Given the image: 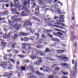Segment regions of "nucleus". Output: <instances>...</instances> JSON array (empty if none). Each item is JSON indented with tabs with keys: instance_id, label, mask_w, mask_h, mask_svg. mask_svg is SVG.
<instances>
[{
	"instance_id": "nucleus-1",
	"label": "nucleus",
	"mask_w": 78,
	"mask_h": 78,
	"mask_svg": "<svg viewBox=\"0 0 78 78\" xmlns=\"http://www.w3.org/2000/svg\"><path fill=\"white\" fill-rule=\"evenodd\" d=\"M9 25L10 26V29L11 30H12V29L13 28H15V30H16L15 31H14V32H16L18 30V29L19 28L20 29L22 28V25L21 24L18 25V24L16 23L15 25H13L12 24V22L10 21L9 20Z\"/></svg>"
},
{
	"instance_id": "nucleus-2",
	"label": "nucleus",
	"mask_w": 78,
	"mask_h": 78,
	"mask_svg": "<svg viewBox=\"0 0 78 78\" xmlns=\"http://www.w3.org/2000/svg\"><path fill=\"white\" fill-rule=\"evenodd\" d=\"M64 16L60 15L59 16V19H60L59 20H57L55 23V24H59V26H60L61 27H65L66 25L65 24L61 23V22H64Z\"/></svg>"
},
{
	"instance_id": "nucleus-3",
	"label": "nucleus",
	"mask_w": 78,
	"mask_h": 78,
	"mask_svg": "<svg viewBox=\"0 0 78 78\" xmlns=\"http://www.w3.org/2000/svg\"><path fill=\"white\" fill-rule=\"evenodd\" d=\"M75 66L74 67V71H73V74L71 73V75L75 77L76 75V69H77V60H76L75 62Z\"/></svg>"
},
{
	"instance_id": "nucleus-4",
	"label": "nucleus",
	"mask_w": 78,
	"mask_h": 78,
	"mask_svg": "<svg viewBox=\"0 0 78 78\" xmlns=\"http://www.w3.org/2000/svg\"><path fill=\"white\" fill-rule=\"evenodd\" d=\"M18 8H20V9L21 10H23V9H24V11L26 13H27V14H29L30 13V11L28 9L26 8V7H24L23 5H20V6H18Z\"/></svg>"
},
{
	"instance_id": "nucleus-5",
	"label": "nucleus",
	"mask_w": 78,
	"mask_h": 78,
	"mask_svg": "<svg viewBox=\"0 0 78 78\" xmlns=\"http://www.w3.org/2000/svg\"><path fill=\"white\" fill-rule=\"evenodd\" d=\"M38 61H37L36 62H34L33 64L34 65H37V66H39V65H41V63L42 62V58H38Z\"/></svg>"
},
{
	"instance_id": "nucleus-6",
	"label": "nucleus",
	"mask_w": 78,
	"mask_h": 78,
	"mask_svg": "<svg viewBox=\"0 0 78 78\" xmlns=\"http://www.w3.org/2000/svg\"><path fill=\"white\" fill-rule=\"evenodd\" d=\"M28 25H29L30 27L32 26V24L30 21H27L25 22V24L23 25V27L24 28H27Z\"/></svg>"
},
{
	"instance_id": "nucleus-7",
	"label": "nucleus",
	"mask_w": 78,
	"mask_h": 78,
	"mask_svg": "<svg viewBox=\"0 0 78 78\" xmlns=\"http://www.w3.org/2000/svg\"><path fill=\"white\" fill-rule=\"evenodd\" d=\"M19 0H13L14 3L13 4V6L14 7H17V8H19V4L17 3V2L18 3L19 2Z\"/></svg>"
},
{
	"instance_id": "nucleus-8",
	"label": "nucleus",
	"mask_w": 78,
	"mask_h": 78,
	"mask_svg": "<svg viewBox=\"0 0 78 78\" xmlns=\"http://www.w3.org/2000/svg\"><path fill=\"white\" fill-rule=\"evenodd\" d=\"M28 68L30 69V70H31L32 72H35V71H34V68L33 66H32L31 65H29L28 66Z\"/></svg>"
},
{
	"instance_id": "nucleus-9",
	"label": "nucleus",
	"mask_w": 78,
	"mask_h": 78,
	"mask_svg": "<svg viewBox=\"0 0 78 78\" xmlns=\"http://www.w3.org/2000/svg\"><path fill=\"white\" fill-rule=\"evenodd\" d=\"M16 17V16H14L13 17V19L15 20V22H20V21L22 20H21V18H18L16 19H15V18Z\"/></svg>"
},
{
	"instance_id": "nucleus-10",
	"label": "nucleus",
	"mask_w": 78,
	"mask_h": 78,
	"mask_svg": "<svg viewBox=\"0 0 78 78\" xmlns=\"http://www.w3.org/2000/svg\"><path fill=\"white\" fill-rule=\"evenodd\" d=\"M56 25H52V26L53 27H56V28H61V29H65V28L62 27H63V26H59V24H55Z\"/></svg>"
},
{
	"instance_id": "nucleus-11",
	"label": "nucleus",
	"mask_w": 78,
	"mask_h": 78,
	"mask_svg": "<svg viewBox=\"0 0 78 78\" xmlns=\"http://www.w3.org/2000/svg\"><path fill=\"white\" fill-rule=\"evenodd\" d=\"M27 14H27V13L25 12V10H23V11L21 13V15L22 17L27 16Z\"/></svg>"
},
{
	"instance_id": "nucleus-12",
	"label": "nucleus",
	"mask_w": 78,
	"mask_h": 78,
	"mask_svg": "<svg viewBox=\"0 0 78 78\" xmlns=\"http://www.w3.org/2000/svg\"><path fill=\"white\" fill-rule=\"evenodd\" d=\"M55 12L56 13L59 14H61V12L59 9H56Z\"/></svg>"
},
{
	"instance_id": "nucleus-13",
	"label": "nucleus",
	"mask_w": 78,
	"mask_h": 78,
	"mask_svg": "<svg viewBox=\"0 0 78 78\" xmlns=\"http://www.w3.org/2000/svg\"><path fill=\"white\" fill-rule=\"evenodd\" d=\"M6 43L5 41H2V49H4L5 47V46L6 45Z\"/></svg>"
},
{
	"instance_id": "nucleus-14",
	"label": "nucleus",
	"mask_w": 78,
	"mask_h": 78,
	"mask_svg": "<svg viewBox=\"0 0 78 78\" xmlns=\"http://www.w3.org/2000/svg\"><path fill=\"white\" fill-rule=\"evenodd\" d=\"M29 3H30V2H28L27 1H25L23 3V5L24 6H27V5L28 4V9L30 8V4H28Z\"/></svg>"
},
{
	"instance_id": "nucleus-15",
	"label": "nucleus",
	"mask_w": 78,
	"mask_h": 78,
	"mask_svg": "<svg viewBox=\"0 0 78 78\" xmlns=\"http://www.w3.org/2000/svg\"><path fill=\"white\" fill-rule=\"evenodd\" d=\"M61 58H63V59H62V60H63V61H68V59L69 58L68 57H66L62 56Z\"/></svg>"
},
{
	"instance_id": "nucleus-16",
	"label": "nucleus",
	"mask_w": 78,
	"mask_h": 78,
	"mask_svg": "<svg viewBox=\"0 0 78 78\" xmlns=\"http://www.w3.org/2000/svg\"><path fill=\"white\" fill-rule=\"evenodd\" d=\"M3 37L4 39H8V38H9V37H10V35L8 34V35L4 36H3Z\"/></svg>"
},
{
	"instance_id": "nucleus-17",
	"label": "nucleus",
	"mask_w": 78,
	"mask_h": 78,
	"mask_svg": "<svg viewBox=\"0 0 78 78\" xmlns=\"http://www.w3.org/2000/svg\"><path fill=\"white\" fill-rule=\"evenodd\" d=\"M11 11L13 12V14H16V9L13 8L11 9Z\"/></svg>"
},
{
	"instance_id": "nucleus-18",
	"label": "nucleus",
	"mask_w": 78,
	"mask_h": 78,
	"mask_svg": "<svg viewBox=\"0 0 78 78\" xmlns=\"http://www.w3.org/2000/svg\"><path fill=\"white\" fill-rule=\"evenodd\" d=\"M45 53H49L50 52V49L48 48H46L45 51Z\"/></svg>"
},
{
	"instance_id": "nucleus-19",
	"label": "nucleus",
	"mask_w": 78,
	"mask_h": 78,
	"mask_svg": "<svg viewBox=\"0 0 78 78\" xmlns=\"http://www.w3.org/2000/svg\"><path fill=\"white\" fill-rule=\"evenodd\" d=\"M58 5L57 3L54 4L52 6V7L54 8H58Z\"/></svg>"
},
{
	"instance_id": "nucleus-20",
	"label": "nucleus",
	"mask_w": 78,
	"mask_h": 78,
	"mask_svg": "<svg viewBox=\"0 0 78 78\" xmlns=\"http://www.w3.org/2000/svg\"><path fill=\"white\" fill-rule=\"evenodd\" d=\"M12 73H11L10 74H5L4 76L5 77H7V76H12Z\"/></svg>"
},
{
	"instance_id": "nucleus-21",
	"label": "nucleus",
	"mask_w": 78,
	"mask_h": 78,
	"mask_svg": "<svg viewBox=\"0 0 78 78\" xmlns=\"http://www.w3.org/2000/svg\"><path fill=\"white\" fill-rule=\"evenodd\" d=\"M34 72L36 73V74L38 76H41V75H42V73L39 72V71H37V72H36V71H35V72Z\"/></svg>"
},
{
	"instance_id": "nucleus-22",
	"label": "nucleus",
	"mask_w": 78,
	"mask_h": 78,
	"mask_svg": "<svg viewBox=\"0 0 78 78\" xmlns=\"http://www.w3.org/2000/svg\"><path fill=\"white\" fill-rule=\"evenodd\" d=\"M31 57L32 59H35L37 58V57L36 56L34 55H32Z\"/></svg>"
},
{
	"instance_id": "nucleus-23",
	"label": "nucleus",
	"mask_w": 78,
	"mask_h": 78,
	"mask_svg": "<svg viewBox=\"0 0 78 78\" xmlns=\"http://www.w3.org/2000/svg\"><path fill=\"white\" fill-rule=\"evenodd\" d=\"M2 14L3 16H5L8 14V12L6 11H4L2 13Z\"/></svg>"
},
{
	"instance_id": "nucleus-24",
	"label": "nucleus",
	"mask_w": 78,
	"mask_h": 78,
	"mask_svg": "<svg viewBox=\"0 0 78 78\" xmlns=\"http://www.w3.org/2000/svg\"><path fill=\"white\" fill-rule=\"evenodd\" d=\"M64 51V50H57V52L58 53H62V52Z\"/></svg>"
},
{
	"instance_id": "nucleus-25",
	"label": "nucleus",
	"mask_w": 78,
	"mask_h": 78,
	"mask_svg": "<svg viewBox=\"0 0 78 78\" xmlns=\"http://www.w3.org/2000/svg\"><path fill=\"white\" fill-rule=\"evenodd\" d=\"M31 45L30 44H22V45L24 47H27L28 46H29V45Z\"/></svg>"
},
{
	"instance_id": "nucleus-26",
	"label": "nucleus",
	"mask_w": 78,
	"mask_h": 78,
	"mask_svg": "<svg viewBox=\"0 0 78 78\" xmlns=\"http://www.w3.org/2000/svg\"><path fill=\"white\" fill-rule=\"evenodd\" d=\"M62 33L58 32H57V36H58V37H60V36H61V35H62Z\"/></svg>"
},
{
	"instance_id": "nucleus-27",
	"label": "nucleus",
	"mask_w": 78,
	"mask_h": 78,
	"mask_svg": "<svg viewBox=\"0 0 78 78\" xmlns=\"http://www.w3.org/2000/svg\"><path fill=\"white\" fill-rule=\"evenodd\" d=\"M38 1H39V3L41 5H44V3L42 2V0H38Z\"/></svg>"
},
{
	"instance_id": "nucleus-28",
	"label": "nucleus",
	"mask_w": 78,
	"mask_h": 78,
	"mask_svg": "<svg viewBox=\"0 0 78 78\" xmlns=\"http://www.w3.org/2000/svg\"><path fill=\"white\" fill-rule=\"evenodd\" d=\"M15 45H16V43H13V44L12 45L11 47L12 48H15Z\"/></svg>"
},
{
	"instance_id": "nucleus-29",
	"label": "nucleus",
	"mask_w": 78,
	"mask_h": 78,
	"mask_svg": "<svg viewBox=\"0 0 78 78\" xmlns=\"http://www.w3.org/2000/svg\"><path fill=\"white\" fill-rule=\"evenodd\" d=\"M9 61H10V62H12V63H13V64L15 63V61H16V60H15L13 59H9Z\"/></svg>"
},
{
	"instance_id": "nucleus-30",
	"label": "nucleus",
	"mask_w": 78,
	"mask_h": 78,
	"mask_svg": "<svg viewBox=\"0 0 78 78\" xmlns=\"http://www.w3.org/2000/svg\"><path fill=\"white\" fill-rule=\"evenodd\" d=\"M34 20H36L37 22H39L40 21V20L37 19L36 17H34Z\"/></svg>"
},
{
	"instance_id": "nucleus-31",
	"label": "nucleus",
	"mask_w": 78,
	"mask_h": 78,
	"mask_svg": "<svg viewBox=\"0 0 78 78\" xmlns=\"http://www.w3.org/2000/svg\"><path fill=\"white\" fill-rule=\"evenodd\" d=\"M28 35H30V34H28L23 33V36H28Z\"/></svg>"
},
{
	"instance_id": "nucleus-32",
	"label": "nucleus",
	"mask_w": 78,
	"mask_h": 78,
	"mask_svg": "<svg viewBox=\"0 0 78 78\" xmlns=\"http://www.w3.org/2000/svg\"><path fill=\"white\" fill-rule=\"evenodd\" d=\"M36 47L37 48H42V46L41 44H39L36 46Z\"/></svg>"
},
{
	"instance_id": "nucleus-33",
	"label": "nucleus",
	"mask_w": 78,
	"mask_h": 78,
	"mask_svg": "<svg viewBox=\"0 0 78 78\" xmlns=\"http://www.w3.org/2000/svg\"><path fill=\"white\" fill-rule=\"evenodd\" d=\"M23 40L25 42L28 41V38L27 37H25L24 38Z\"/></svg>"
},
{
	"instance_id": "nucleus-34",
	"label": "nucleus",
	"mask_w": 78,
	"mask_h": 78,
	"mask_svg": "<svg viewBox=\"0 0 78 78\" xmlns=\"http://www.w3.org/2000/svg\"><path fill=\"white\" fill-rule=\"evenodd\" d=\"M45 2H47V0H44ZM52 2L53 3H55V2H57V0H51Z\"/></svg>"
},
{
	"instance_id": "nucleus-35",
	"label": "nucleus",
	"mask_w": 78,
	"mask_h": 78,
	"mask_svg": "<svg viewBox=\"0 0 78 78\" xmlns=\"http://www.w3.org/2000/svg\"><path fill=\"white\" fill-rule=\"evenodd\" d=\"M50 22H51V23H54V24H55L56 23V22H55V20L50 21Z\"/></svg>"
},
{
	"instance_id": "nucleus-36",
	"label": "nucleus",
	"mask_w": 78,
	"mask_h": 78,
	"mask_svg": "<svg viewBox=\"0 0 78 78\" xmlns=\"http://www.w3.org/2000/svg\"><path fill=\"white\" fill-rule=\"evenodd\" d=\"M6 65L5 63L4 65L2 64V67L3 69H5L6 67Z\"/></svg>"
},
{
	"instance_id": "nucleus-37",
	"label": "nucleus",
	"mask_w": 78,
	"mask_h": 78,
	"mask_svg": "<svg viewBox=\"0 0 78 78\" xmlns=\"http://www.w3.org/2000/svg\"><path fill=\"white\" fill-rule=\"evenodd\" d=\"M62 66H66V67H69V66L67 64L62 63Z\"/></svg>"
},
{
	"instance_id": "nucleus-38",
	"label": "nucleus",
	"mask_w": 78,
	"mask_h": 78,
	"mask_svg": "<svg viewBox=\"0 0 78 78\" xmlns=\"http://www.w3.org/2000/svg\"><path fill=\"white\" fill-rule=\"evenodd\" d=\"M22 70L24 71L25 70V67L24 66H22L21 67Z\"/></svg>"
},
{
	"instance_id": "nucleus-39",
	"label": "nucleus",
	"mask_w": 78,
	"mask_h": 78,
	"mask_svg": "<svg viewBox=\"0 0 78 78\" xmlns=\"http://www.w3.org/2000/svg\"><path fill=\"white\" fill-rule=\"evenodd\" d=\"M64 37H65V35L62 34L61 36L59 37H60V38H64Z\"/></svg>"
},
{
	"instance_id": "nucleus-40",
	"label": "nucleus",
	"mask_w": 78,
	"mask_h": 78,
	"mask_svg": "<svg viewBox=\"0 0 78 78\" xmlns=\"http://www.w3.org/2000/svg\"><path fill=\"white\" fill-rule=\"evenodd\" d=\"M62 74L63 75H67V74H69V73L62 72Z\"/></svg>"
},
{
	"instance_id": "nucleus-41",
	"label": "nucleus",
	"mask_w": 78,
	"mask_h": 78,
	"mask_svg": "<svg viewBox=\"0 0 78 78\" xmlns=\"http://www.w3.org/2000/svg\"><path fill=\"white\" fill-rule=\"evenodd\" d=\"M29 39L30 40H34V37L31 36Z\"/></svg>"
},
{
	"instance_id": "nucleus-42",
	"label": "nucleus",
	"mask_w": 78,
	"mask_h": 78,
	"mask_svg": "<svg viewBox=\"0 0 78 78\" xmlns=\"http://www.w3.org/2000/svg\"><path fill=\"white\" fill-rule=\"evenodd\" d=\"M52 18H50L49 17L45 19V20H51Z\"/></svg>"
},
{
	"instance_id": "nucleus-43",
	"label": "nucleus",
	"mask_w": 78,
	"mask_h": 78,
	"mask_svg": "<svg viewBox=\"0 0 78 78\" xmlns=\"http://www.w3.org/2000/svg\"><path fill=\"white\" fill-rule=\"evenodd\" d=\"M35 12H39V8L36 9Z\"/></svg>"
},
{
	"instance_id": "nucleus-44",
	"label": "nucleus",
	"mask_w": 78,
	"mask_h": 78,
	"mask_svg": "<svg viewBox=\"0 0 78 78\" xmlns=\"http://www.w3.org/2000/svg\"><path fill=\"white\" fill-rule=\"evenodd\" d=\"M31 30H32V29H31V27L26 29V30H27V31H31Z\"/></svg>"
},
{
	"instance_id": "nucleus-45",
	"label": "nucleus",
	"mask_w": 78,
	"mask_h": 78,
	"mask_svg": "<svg viewBox=\"0 0 78 78\" xmlns=\"http://www.w3.org/2000/svg\"><path fill=\"white\" fill-rule=\"evenodd\" d=\"M74 26H75V25L74 24V23H73V25L71 26V29H73V28H74Z\"/></svg>"
},
{
	"instance_id": "nucleus-46",
	"label": "nucleus",
	"mask_w": 78,
	"mask_h": 78,
	"mask_svg": "<svg viewBox=\"0 0 78 78\" xmlns=\"http://www.w3.org/2000/svg\"><path fill=\"white\" fill-rule=\"evenodd\" d=\"M12 66L10 65L8 67V69H12Z\"/></svg>"
},
{
	"instance_id": "nucleus-47",
	"label": "nucleus",
	"mask_w": 78,
	"mask_h": 78,
	"mask_svg": "<svg viewBox=\"0 0 78 78\" xmlns=\"http://www.w3.org/2000/svg\"><path fill=\"white\" fill-rule=\"evenodd\" d=\"M39 12H35V14L36 15V16H39Z\"/></svg>"
},
{
	"instance_id": "nucleus-48",
	"label": "nucleus",
	"mask_w": 78,
	"mask_h": 78,
	"mask_svg": "<svg viewBox=\"0 0 78 78\" xmlns=\"http://www.w3.org/2000/svg\"><path fill=\"white\" fill-rule=\"evenodd\" d=\"M41 37L43 39H45V35L44 34L42 35L41 36Z\"/></svg>"
},
{
	"instance_id": "nucleus-49",
	"label": "nucleus",
	"mask_w": 78,
	"mask_h": 78,
	"mask_svg": "<svg viewBox=\"0 0 78 78\" xmlns=\"http://www.w3.org/2000/svg\"><path fill=\"white\" fill-rule=\"evenodd\" d=\"M74 36V32L73 31L71 32V36Z\"/></svg>"
},
{
	"instance_id": "nucleus-50",
	"label": "nucleus",
	"mask_w": 78,
	"mask_h": 78,
	"mask_svg": "<svg viewBox=\"0 0 78 78\" xmlns=\"http://www.w3.org/2000/svg\"><path fill=\"white\" fill-rule=\"evenodd\" d=\"M6 28H4V30L5 31V35L6 34V32H7V31H8V30L6 29Z\"/></svg>"
},
{
	"instance_id": "nucleus-51",
	"label": "nucleus",
	"mask_w": 78,
	"mask_h": 78,
	"mask_svg": "<svg viewBox=\"0 0 78 78\" xmlns=\"http://www.w3.org/2000/svg\"><path fill=\"white\" fill-rule=\"evenodd\" d=\"M23 32H20L19 34V36H23Z\"/></svg>"
},
{
	"instance_id": "nucleus-52",
	"label": "nucleus",
	"mask_w": 78,
	"mask_h": 78,
	"mask_svg": "<svg viewBox=\"0 0 78 78\" xmlns=\"http://www.w3.org/2000/svg\"><path fill=\"white\" fill-rule=\"evenodd\" d=\"M59 70V68H56L55 69V70L57 71H58Z\"/></svg>"
},
{
	"instance_id": "nucleus-53",
	"label": "nucleus",
	"mask_w": 78,
	"mask_h": 78,
	"mask_svg": "<svg viewBox=\"0 0 78 78\" xmlns=\"http://www.w3.org/2000/svg\"><path fill=\"white\" fill-rule=\"evenodd\" d=\"M37 53H38V54H39V55H40V54H41V53H42V52L40 51H37Z\"/></svg>"
},
{
	"instance_id": "nucleus-54",
	"label": "nucleus",
	"mask_w": 78,
	"mask_h": 78,
	"mask_svg": "<svg viewBox=\"0 0 78 78\" xmlns=\"http://www.w3.org/2000/svg\"><path fill=\"white\" fill-rule=\"evenodd\" d=\"M54 30H56V31H61V30H59V29H56V28H54Z\"/></svg>"
},
{
	"instance_id": "nucleus-55",
	"label": "nucleus",
	"mask_w": 78,
	"mask_h": 78,
	"mask_svg": "<svg viewBox=\"0 0 78 78\" xmlns=\"http://www.w3.org/2000/svg\"><path fill=\"white\" fill-rule=\"evenodd\" d=\"M29 62V60H26L24 61V62L26 63H27V62Z\"/></svg>"
},
{
	"instance_id": "nucleus-56",
	"label": "nucleus",
	"mask_w": 78,
	"mask_h": 78,
	"mask_svg": "<svg viewBox=\"0 0 78 78\" xmlns=\"http://www.w3.org/2000/svg\"><path fill=\"white\" fill-rule=\"evenodd\" d=\"M40 55L41 56H45V54H44V53H43L42 52L40 54Z\"/></svg>"
},
{
	"instance_id": "nucleus-57",
	"label": "nucleus",
	"mask_w": 78,
	"mask_h": 78,
	"mask_svg": "<svg viewBox=\"0 0 78 78\" xmlns=\"http://www.w3.org/2000/svg\"><path fill=\"white\" fill-rule=\"evenodd\" d=\"M74 37L73 36H71V41H73V40H74Z\"/></svg>"
},
{
	"instance_id": "nucleus-58",
	"label": "nucleus",
	"mask_w": 78,
	"mask_h": 78,
	"mask_svg": "<svg viewBox=\"0 0 78 78\" xmlns=\"http://www.w3.org/2000/svg\"><path fill=\"white\" fill-rule=\"evenodd\" d=\"M56 43H54L53 44H52L51 45V46L52 47H55V46H56Z\"/></svg>"
},
{
	"instance_id": "nucleus-59",
	"label": "nucleus",
	"mask_w": 78,
	"mask_h": 78,
	"mask_svg": "<svg viewBox=\"0 0 78 78\" xmlns=\"http://www.w3.org/2000/svg\"><path fill=\"white\" fill-rule=\"evenodd\" d=\"M54 18L55 19V20L58 19V17L57 16H55L54 17Z\"/></svg>"
},
{
	"instance_id": "nucleus-60",
	"label": "nucleus",
	"mask_w": 78,
	"mask_h": 78,
	"mask_svg": "<svg viewBox=\"0 0 78 78\" xmlns=\"http://www.w3.org/2000/svg\"><path fill=\"white\" fill-rule=\"evenodd\" d=\"M54 41H56V42H59V41L56 38H55V39L54 40Z\"/></svg>"
},
{
	"instance_id": "nucleus-61",
	"label": "nucleus",
	"mask_w": 78,
	"mask_h": 78,
	"mask_svg": "<svg viewBox=\"0 0 78 78\" xmlns=\"http://www.w3.org/2000/svg\"><path fill=\"white\" fill-rule=\"evenodd\" d=\"M19 57H20V58H24V56L23 55H19Z\"/></svg>"
},
{
	"instance_id": "nucleus-62",
	"label": "nucleus",
	"mask_w": 78,
	"mask_h": 78,
	"mask_svg": "<svg viewBox=\"0 0 78 78\" xmlns=\"http://www.w3.org/2000/svg\"><path fill=\"white\" fill-rule=\"evenodd\" d=\"M35 36H37L39 37V34L36 33L35 34Z\"/></svg>"
},
{
	"instance_id": "nucleus-63",
	"label": "nucleus",
	"mask_w": 78,
	"mask_h": 78,
	"mask_svg": "<svg viewBox=\"0 0 78 78\" xmlns=\"http://www.w3.org/2000/svg\"><path fill=\"white\" fill-rule=\"evenodd\" d=\"M51 0H48V3L51 4Z\"/></svg>"
},
{
	"instance_id": "nucleus-64",
	"label": "nucleus",
	"mask_w": 78,
	"mask_h": 78,
	"mask_svg": "<svg viewBox=\"0 0 78 78\" xmlns=\"http://www.w3.org/2000/svg\"><path fill=\"white\" fill-rule=\"evenodd\" d=\"M62 78H68V77L66 76H62Z\"/></svg>"
}]
</instances>
